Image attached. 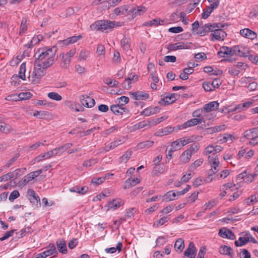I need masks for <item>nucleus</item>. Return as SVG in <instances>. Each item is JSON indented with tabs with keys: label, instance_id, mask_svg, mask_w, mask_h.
<instances>
[{
	"label": "nucleus",
	"instance_id": "62",
	"mask_svg": "<svg viewBox=\"0 0 258 258\" xmlns=\"http://www.w3.org/2000/svg\"><path fill=\"white\" fill-rule=\"evenodd\" d=\"M204 160L203 159H199L196 160L194 163L190 165L191 168L194 169H196L198 167L200 166L203 162Z\"/></svg>",
	"mask_w": 258,
	"mask_h": 258
},
{
	"label": "nucleus",
	"instance_id": "9",
	"mask_svg": "<svg viewBox=\"0 0 258 258\" xmlns=\"http://www.w3.org/2000/svg\"><path fill=\"white\" fill-rule=\"evenodd\" d=\"M220 4V1L219 0H217L215 1L213 3L210 5V6H208L206 7V9L203 10V13L202 14V18L204 19H206L208 18L212 12L213 11L214 9H216L218 8Z\"/></svg>",
	"mask_w": 258,
	"mask_h": 258
},
{
	"label": "nucleus",
	"instance_id": "6",
	"mask_svg": "<svg viewBox=\"0 0 258 258\" xmlns=\"http://www.w3.org/2000/svg\"><path fill=\"white\" fill-rule=\"evenodd\" d=\"M250 52L249 49L246 46L239 45L233 46V55L240 57H247Z\"/></svg>",
	"mask_w": 258,
	"mask_h": 258
},
{
	"label": "nucleus",
	"instance_id": "47",
	"mask_svg": "<svg viewBox=\"0 0 258 258\" xmlns=\"http://www.w3.org/2000/svg\"><path fill=\"white\" fill-rule=\"evenodd\" d=\"M175 127L171 126H168L163 128L161 132V136L167 135L172 133L174 131Z\"/></svg>",
	"mask_w": 258,
	"mask_h": 258
},
{
	"label": "nucleus",
	"instance_id": "57",
	"mask_svg": "<svg viewBox=\"0 0 258 258\" xmlns=\"http://www.w3.org/2000/svg\"><path fill=\"white\" fill-rule=\"evenodd\" d=\"M19 196H20V194H19V191L17 190H15L11 193V194L9 196V200L10 201L12 202L14 200H15L16 199L18 198Z\"/></svg>",
	"mask_w": 258,
	"mask_h": 258
},
{
	"label": "nucleus",
	"instance_id": "58",
	"mask_svg": "<svg viewBox=\"0 0 258 258\" xmlns=\"http://www.w3.org/2000/svg\"><path fill=\"white\" fill-rule=\"evenodd\" d=\"M228 73L231 75L237 76L240 73V70L237 69L234 65L229 69Z\"/></svg>",
	"mask_w": 258,
	"mask_h": 258
},
{
	"label": "nucleus",
	"instance_id": "28",
	"mask_svg": "<svg viewBox=\"0 0 258 258\" xmlns=\"http://www.w3.org/2000/svg\"><path fill=\"white\" fill-rule=\"evenodd\" d=\"M56 245L59 252L62 253H66L67 252V245L64 240H58L56 241Z\"/></svg>",
	"mask_w": 258,
	"mask_h": 258
},
{
	"label": "nucleus",
	"instance_id": "4",
	"mask_svg": "<svg viewBox=\"0 0 258 258\" xmlns=\"http://www.w3.org/2000/svg\"><path fill=\"white\" fill-rule=\"evenodd\" d=\"M208 161L211 165V169L208 171V176L207 178L211 181L213 180L212 176L219 170L220 162L218 156H209Z\"/></svg>",
	"mask_w": 258,
	"mask_h": 258
},
{
	"label": "nucleus",
	"instance_id": "32",
	"mask_svg": "<svg viewBox=\"0 0 258 258\" xmlns=\"http://www.w3.org/2000/svg\"><path fill=\"white\" fill-rule=\"evenodd\" d=\"M195 125H197L196 118H192L187 120L182 125H178L177 130H181L187 127L192 126Z\"/></svg>",
	"mask_w": 258,
	"mask_h": 258
},
{
	"label": "nucleus",
	"instance_id": "60",
	"mask_svg": "<svg viewBox=\"0 0 258 258\" xmlns=\"http://www.w3.org/2000/svg\"><path fill=\"white\" fill-rule=\"evenodd\" d=\"M225 127V124H221L220 125H217L215 126L214 127H211L210 130H211L212 132V133L214 132H218L220 131H221L222 130H224Z\"/></svg>",
	"mask_w": 258,
	"mask_h": 258
},
{
	"label": "nucleus",
	"instance_id": "56",
	"mask_svg": "<svg viewBox=\"0 0 258 258\" xmlns=\"http://www.w3.org/2000/svg\"><path fill=\"white\" fill-rule=\"evenodd\" d=\"M105 180V177L93 178L91 180V183L96 185H99L102 183Z\"/></svg>",
	"mask_w": 258,
	"mask_h": 258
},
{
	"label": "nucleus",
	"instance_id": "16",
	"mask_svg": "<svg viewBox=\"0 0 258 258\" xmlns=\"http://www.w3.org/2000/svg\"><path fill=\"white\" fill-rule=\"evenodd\" d=\"M111 111L115 115H122L129 112V110L124 107H121L118 104H113L110 106Z\"/></svg>",
	"mask_w": 258,
	"mask_h": 258
},
{
	"label": "nucleus",
	"instance_id": "29",
	"mask_svg": "<svg viewBox=\"0 0 258 258\" xmlns=\"http://www.w3.org/2000/svg\"><path fill=\"white\" fill-rule=\"evenodd\" d=\"M191 156V152L189 150H185L180 156V161L183 163L188 162Z\"/></svg>",
	"mask_w": 258,
	"mask_h": 258
},
{
	"label": "nucleus",
	"instance_id": "63",
	"mask_svg": "<svg viewBox=\"0 0 258 258\" xmlns=\"http://www.w3.org/2000/svg\"><path fill=\"white\" fill-rule=\"evenodd\" d=\"M221 81L219 79H214L211 83V85L212 86L213 90L216 88H219L220 86L221 85Z\"/></svg>",
	"mask_w": 258,
	"mask_h": 258
},
{
	"label": "nucleus",
	"instance_id": "50",
	"mask_svg": "<svg viewBox=\"0 0 258 258\" xmlns=\"http://www.w3.org/2000/svg\"><path fill=\"white\" fill-rule=\"evenodd\" d=\"M48 97L54 100L60 101L62 99V97L56 92H50L48 94Z\"/></svg>",
	"mask_w": 258,
	"mask_h": 258
},
{
	"label": "nucleus",
	"instance_id": "27",
	"mask_svg": "<svg viewBox=\"0 0 258 258\" xmlns=\"http://www.w3.org/2000/svg\"><path fill=\"white\" fill-rule=\"evenodd\" d=\"M130 7V6L128 5H123L115 8L114 10V12L117 15H125L126 14L128 15Z\"/></svg>",
	"mask_w": 258,
	"mask_h": 258
},
{
	"label": "nucleus",
	"instance_id": "11",
	"mask_svg": "<svg viewBox=\"0 0 258 258\" xmlns=\"http://www.w3.org/2000/svg\"><path fill=\"white\" fill-rule=\"evenodd\" d=\"M147 11V8L143 6L133 8L128 10V15H131V18L134 19L138 16H140Z\"/></svg>",
	"mask_w": 258,
	"mask_h": 258
},
{
	"label": "nucleus",
	"instance_id": "25",
	"mask_svg": "<svg viewBox=\"0 0 258 258\" xmlns=\"http://www.w3.org/2000/svg\"><path fill=\"white\" fill-rule=\"evenodd\" d=\"M138 79V76L137 75H134L132 77H128L125 79L122 84V87L125 89L128 90L131 88L132 81H137Z\"/></svg>",
	"mask_w": 258,
	"mask_h": 258
},
{
	"label": "nucleus",
	"instance_id": "31",
	"mask_svg": "<svg viewBox=\"0 0 258 258\" xmlns=\"http://www.w3.org/2000/svg\"><path fill=\"white\" fill-rule=\"evenodd\" d=\"M207 25L208 26V29H209V32H215V30L218 29V28H224L225 26H228L227 24H222V23H207Z\"/></svg>",
	"mask_w": 258,
	"mask_h": 258
},
{
	"label": "nucleus",
	"instance_id": "26",
	"mask_svg": "<svg viewBox=\"0 0 258 258\" xmlns=\"http://www.w3.org/2000/svg\"><path fill=\"white\" fill-rule=\"evenodd\" d=\"M47 248V250L43 252V254H45L46 257H47L52 254H54L53 257H55L57 255V252L56 251L55 246L54 244H49Z\"/></svg>",
	"mask_w": 258,
	"mask_h": 258
},
{
	"label": "nucleus",
	"instance_id": "30",
	"mask_svg": "<svg viewBox=\"0 0 258 258\" xmlns=\"http://www.w3.org/2000/svg\"><path fill=\"white\" fill-rule=\"evenodd\" d=\"M59 57H61L62 58L61 67L64 69L68 68L70 66L71 59L70 57H67L66 55L62 53L59 54Z\"/></svg>",
	"mask_w": 258,
	"mask_h": 258
},
{
	"label": "nucleus",
	"instance_id": "12",
	"mask_svg": "<svg viewBox=\"0 0 258 258\" xmlns=\"http://www.w3.org/2000/svg\"><path fill=\"white\" fill-rule=\"evenodd\" d=\"M80 99L81 104L88 108L93 107L95 104L94 99L87 95H81L80 97Z\"/></svg>",
	"mask_w": 258,
	"mask_h": 258
},
{
	"label": "nucleus",
	"instance_id": "41",
	"mask_svg": "<svg viewBox=\"0 0 258 258\" xmlns=\"http://www.w3.org/2000/svg\"><path fill=\"white\" fill-rule=\"evenodd\" d=\"M132 151L131 150H127L122 156L119 159L120 163L124 162L126 163L127 161L131 157L132 155Z\"/></svg>",
	"mask_w": 258,
	"mask_h": 258
},
{
	"label": "nucleus",
	"instance_id": "3",
	"mask_svg": "<svg viewBox=\"0 0 258 258\" xmlns=\"http://www.w3.org/2000/svg\"><path fill=\"white\" fill-rule=\"evenodd\" d=\"M47 68H44V66L38 67L35 66L34 71L31 75L28 77L29 80L31 83L34 84L39 82L41 78L46 74V70Z\"/></svg>",
	"mask_w": 258,
	"mask_h": 258
},
{
	"label": "nucleus",
	"instance_id": "42",
	"mask_svg": "<svg viewBox=\"0 0 258 258\" xmlns=\"http://www.w3.org/2000/svg\"><path fill=\"white\" fill-rule=\"evenodd\" d=\"M170 219L169 216H164L163 217L157 220L154 223V226L159 227L162 225H163L164 223L167 222Z\"/></svg>",
	"mask_w": 258,
	"mask_h": 258
},
{
	"label": "nucleus",
	"instance_id": "54",
	"mask_svg": "<svg viewBox=\"0 0 258 258\" xmlns=\"http://www.w3.org/2000/svg\"><path fill=\"white\" fill-rule=\"evenodd\" d=\"M19 156V153H17L16 154H15V156L13 158L8 161L7 163L5 165V167L7 168L10 167L17 160Z\"/></svg>",
	"mask_w": 258,
	"mask_h": 258
},
{
	"label": "nucleus",
	"instance_id": "53",
	"mask_svg": "<svg viewBox=\"0 0 258 258\" xmlns=\"http://www.w3.org/2000/svg\"><path fill=\"white\" fill-rule=\"evenodd\" d=\"M179 49H188L190 48V46L192 44L191 42H177Z\"/></svg>",
	"mask_w": 258,
	"mask_h": 258
},
{
	"label": "nucleus",
	"instance_id": "44",
	"mask_svg": "<svg viewBox=\"0 0 258 258\" xmlns=\"http://www.w3.org/2000/svg\"><path fill=\"white\" fill-rule=\"evenodd\" d=\"M42 172V169H39L35 171H33L26 175V177L28 178V180H30V181L35 178L38 177Z\"/></svg>",
	"mask_w": 258,
	"mask_h": 258
},
{
	"label": "nucleus",
	"instance_id": "49",
	"mask_svg": "<svg viewBox=\"0 0 258 258\" xmlns=\"http://www.w3.org/2000/svg\"><path fill=\"white\" fill-rule=\"evenodd\" d=\"M104 82L111 87H116L119 84V82L115 80H112L109 78L106 79Z\"/></svg>",
	"mask_w": 258,
	"mask_h": 258
},
{
	"label": "nucleus",
	"instance_id": "18",
	"mask_svg": "<svg viewBox=\"0 0 258 258\" xmlns=\"http://www.w3.org/2000/svg\"><path fill=\"white\" fill-rule=\"evenodd\" d=\"M129 93L132 98L136 100H146L150 97L149 94L142 91L130 92Z\"/></svg>",
	"mask_w": 258,
	"mask_h": 258
},
{
	"label": "nucleus",
	"instance_id": "61",
	"mask_svg": "<svg viewBox=\"0 0 258 258\" xmlns=\"http://www.w3.org/2000/svg\"><path fill=\"white\" fill-rule=\"evenodd\" d=\"M31 227L28 226L25 228L22 229L20 232L17 233V234L19 237H23L25 233H29L30 232Z\"/></svg>",
	"mask_w": 258,
	"mask_h": 258
},
{
	"label": "nucleus",
	"instance_id": "19",
	"mask_svg": "<svg viewBox=\"0 0 258 258\" xmlns=\"http://www.w3.org/2000/svg\"><path fill=\"white\" fill-rule=\"evenodd\" d=\"M218 234L223 238H226L229 239L233 240L235 238V235L230 229L225 228H222L220 229Z\"/></svg>",
	"mask_w": 258,
	"mask_h": 258
},
{
	"label": "nucleus",
	"instance_id": "1",
	"mask_svg": "<svg viewBox=\"0 0 258 258\" xmlns=\"http://www.w3.org/2000/svg\"><path fill=\"white\" fill-rule=\"evenodd\" d=\"M115 26L114 21L107 20H101L95 21L90 26L91 30L104 31L114 28Z\"/></svg>",
	"mask_w": 258,
	"mask_h": 258
},
{
	"label": "nucleus",
	"instance_id": "37",
	"mask_svg": "<svg viewBox=\"0 0 258 258\" xmlns=\"http://www.w3.org/2000/svg\"><path fill=\"white\" fill-rule=\"evenodd\" d=\"M163 20H161L159 19H154L150 21L144 23L143 25L145 26H152L153 25L158 26L159 25H163Z\"/></svg>",
	"mask_w": 258,
	"mask_h": 258
},
{
	"label": "nucleus",
	"instance_id": "51",
	"mask_svg": "<svg viewBox=\"0 0 258 258\" xmlns=\"http://www.w3.org/2000/svg\"><path fill=\"white\" fill-rule=\"evenodd\" d=\"M26 19L23 18L21 21L20 29L19 31V35H22L25 31L27 29V25L26 24Z\"/></svg>",
	"mask_w": 258,
	"mask_h": 258
},
{
	"label": "nucleus",
	"instance_id": "43",
	"mask_svg": "<svg viewBox=\"0 0 258 258\" xmlns=\"http://www.w3.org/2000/svg\"><path fill=\"white\" fill-rule=\"evenodd\" d=\"M121 47L125 50H128L130 48V39L124 37L120 42Z\"/></svg>",
	"mask_w": 258,
	"mask_h": 258
},
{
	"label": "nucleus",
	"instance_id": "8",
	"mask_svg": "<svg viewBox=\"0 0 258 258\" xmlns=\"http://www.w3.org/2000/svg\"><path fill=\"white\" fill-rule=\"evenodd\" d=\"M27 196L30 202L34 205H35L36 207L40 206V198L33 189L31 188L28 189L27 192Z\"/></svg>",
	"mask_w": 258,
	"mask_h": 258
},
{
	"label": "nucleus",
	"instance_id": "24",
	"mask_svg": "<svg viewBox=\"0 0 258 258\" xmlns=\"http://www.w3.org/2000/svg\"><path fill=\"white\" fill-rule=\"evenodd\" d=\"M219 251L221 254L228 255L231 258L233 257V249L230 246L221 245L219 249Z\"/></svg>",
	"mask_w": 258,
	"mask_h": 258
},
{
	"label": "nucleus",
	"instance_id": "59",
	"mask_svg": "<svg viewBox=\"0 0 258 258\" xmlns=\"http://www.w3.org/2000/svg\"><path fill=\"white\" fill-rule=\"evenodd\" d=\"M32 96V94L29 92L21 93L19 94V97L21 99H29Z\"/></svg>",
	"mask_w": 258,
	"mask_h": 258
},
{
	"label": "nucleus",
	"instance_id": "48",
	"mask_svg": "<svg viewBox=\"0 0 258 258\" xmlns=\"http://www.w3.org/2000/svg\"><path fill=\"white\" fill-rule=\"evenodd\" d=\"M179 139H177L172 143L171 146L172 148V150L177 151L181 149V148L183 147V145H181V142H179Z\"/></svg>",
	"mask_w": 258,
	"mask_h": 258
},
{
	"label": "nucleus",
	"instance_id": "39",
	"mask_svg": "<svg viewBox=\"0 0 258 258\" xmlns=\"http://www.w3.org/2000/svg\"><path fill=\"white\" fill-rule=\"evenodd\" d=\"M248 242V237H240L238 240L235 241L234 244L236 246L238 247L244 245Z\"/></svg>",
	"mask_w": 258,
	"mask_h": 258
},
{
	"label": "nucleus",
	"instance_id": "52",
	"mask_svg": "<svg viewBox=\"0 0 258 258\" xmlns=\"http://www.w3.org/2000/svg\"><path fill=\"white\" fill-rule=\"evenodd\" d=\"M125 141V139L124 137H122L121 139L114 141L111 142L110 144L111 146L112 147V149H113L114 148L117 147L118 146L123 144Z\"/></svg>",
	"mask_w": 258,
	"mask_h": 258
},
{
	"label": "nucleus",
	"instance_id": "15",
	"mask_svg": "<svg viewBox=\"0 0 258 258\" xmlns=\"http://www.w3.org/2000/svg\"><path fill=\"white\" fill-rule=\"evenodd\" d=\"M26 171V168L17 169L13 172H9L5 174V177H6L5 179H6L7 180H8L13 178H17L20 176L22 174H24Z\"/></svg>",
	"mask_w": 258,
	"mask_h": 258
},
{
	"label": "nucleus",
	"instance_id": "38",
	"mask_svg": "<svg viewBox=\"0 0 258 258\" xmlns=\"http://www.w3.org/2000/svg\"><path fill=\"white\" fill-rule=\"evenodd\" d=\"M176 194L173 191L167 192L163 196V200L166 201H170L175 199Z\"/></svg>",
	"mask_w": 258,
	"mask_h": 258
},
{
	"label": "nucleus",
	"instance_id": "5",
	"mask_svg": "<svg viewBox=\"0 0 258 258\" xmlns=\"http://www.w3.org/2000/svg\"><path fill=\"white\" fill-rule=\"evenodd\" d=\"M176 96L178 97L179 95L175 93H165L161 95V99L158 102V103L162 105L172 104L177 100L178 98Z\"/></svg>",
	"mask_w": 258,
	"mask_h": 258
},
{
	"label": "nucleus",
	"instance_id": "22",
	"mask_svg": "<svg viewBox=\"0 0 258 258\" xmlns=\"http://www.w3.org/2000/svg\"><path fill=\"white\" fill-rule=\"evenodd\" d=\"M219 103L217 101H212L206 104L202 110H204L206 112L216 110L219 107Z\"/></svg>",
	"mask_w": 258,
	"mask_h": 258
},
{
	"label": "nucleus",
	"instance_id": "14",
	"mask_svg": "<svg viewBox=\"0 0 258 258\" xmlns=\"http://www.w3.org/2000/svg\"><path fill=\"white\" fill-rule=\"evenodd\" d=\"M197 248L193 242H190L188 247L184 252V256L188 258H195Z\"/></svg>",
	"mask_w": 258,
	"mask_h": 258
},
{
	"label": "nucleus",
	"instance_id": "17",
	"mask_svg": "<svg viewBox=\"0 0 258 258\" xmlns=\"http://www.w3.org/2000/svg\"><path fill=\"white\" fill-rule=\"evenodd\" d=\"M218 55L221 57L233 56V47L222 46L218 52Z\"/></svg>",
	"mask_w": 258,
	"mask_h": 258
},
{
	"label": "nucleus",
	"instance_id": "2",
	"mask_svg": "<svg viewBox=\"0 0 258 258\" xmlns=\"http://www.w3.org/2000/svg\"><path fill=\"white\" fill-rule=\"evenodd\" d=\"M57 47L55 46H53L51 48L42 47L38 49L34 55V57H36L37 54L38 53L37 56L41 57V59L44 58L47 59H54Z\"/></svg>",
	"mask_w": 258,
	"mask_h": 258
},
{
	"label": "nucleus",
	"instance_id": "33",
	"mask_svg": "<svg viewBox=\"0 0 258 258\" xmlns=\"http://www.w3.org/2000/svg\"><path fill=\"white\" fill-rule=\"evenodd\" d=\"M154 142L150 140H148L139 143L137 146V149L138 150L148 149L149 147L153 146Z\"/></svg>",
	"mask_w": 258,
	"mask_h": 258
},
{
	"label": "nucleus",
	"instance_id": "45",
	"mask_svg": "<svg viewBox=\"0 0 258 258\" xmlns=\"http://www.w3.org/2000/svg\"><path fill=\"white\" fill-rule=\"evenodd\" d=\"M129 100L130 99L128 97L122 96L117 99L116 102L121 107H123L125 104H127L129 102Z\"/></svg>",
	"mask_w": 258,
	"mask_h": 258
},
{
	"label": "nucleus",
	"instance_id": "21",
	"mask_svg": "<svg viewBox=\"0 0 258 258\" xmlns=\"http://www.w3.org/2000/svg\"><path fill=\"white\" fill-rule=\"evenodd\" d=\"M244 137L248 140L253 139L258 137V127L246 130L244 133Z\"/></svg>",
	"mask_w": 258,
	"mask_h": 258
},
{
	"label": "nucleus",
	"instance_id": "10",
	"mask_svg": "<svg viewBox=\"0 0 258 258\" xmlns=\"http://www.w3.org/2000/svg\"><path fill=\"white\" fill-rule=\"evenodd\" d=\"M222 28H218L215 30V32L211 34V40L214 41L215 40L222 41L224 40L227 36L226 33L222 29Z\"/></svg>",
	"mask_w": 258,
	"mask_h": 258
},
{
	"label": "nucleus",
	"instance_id": "35",
	"mask_svg": "<svg viewBox=\"0 0 258 258\" xmlns=\"http://www.w3.org/2000/svg\"><path fill=\"white\" fill-rule=\"evenodd\" d=\"M184 247V240L182 238L177 239L174 244V248L177 252H180Z\"/></svg>",
	"mask_w": 258,
	"mask_h": 258
},
{
	"label": "nucleus",
	"instance_id": "20",
	"mask_svg": "<svg viewBox=\"0 0 258 258\" xmlns=\"http://www.w3.org/2000/svg\"><path fill=\"white\" fill-rule=\"evenodd\" d=\"M240 34L245 38L253 40L256 38L257 34L248 28H245L240 31Z\"/></svg>",
	"mask_w": 258,
	"mask_h": 258
},
{
	"label": "nucleus",
	"instance_id": "64",
	"mask_svg": "<svg viewBox=\"0 0 258 258\" xmlns=\"http://www.w3.org/2000/svg\"><path fill=\"white\" fill-rule=\"evenodd\" d=\"M206 248L205 246L201 247L197 258H204Z\"/></svg>",
	"mask_w": 258,
	"mask_h": 258
},
{
	"label": "nucleus",
	"instance_id": "55",
	"mask_svg": "<svg viewBox=\"0 0 258 258\" xmlns=\"http://www.w3.org/2000/svg\"><path fill=\"white\" fill-rule=\"evenodd\" d=\"M97 162L96 159H91L85 161L83 163V166L86 167H88L95 165Z\"/></svg>",
	"mask_w": 258,
	"mask_h": 258
},
{
	"label": "nucleus",
	"instance_id": "36",
	"mask_svg": "<svg viewBox=\"0 0 258 258\" xmlns=\"http://www.w3.org/2000/svg\"><path fill=\"white\" fill-rule=\"evenodd\" d=\"M164 172V168L163 165L161 164H155L154 169L152 171V174L153 176H157L159 174L163 173Z\"/></svg>",
	"mask_w": 258,
	"mask_h": 258
},
{
	"label": "nucleus",
	"instance_id": "7",
	"mask_svg": "<svg viewBox=\"0 0 258 258\" xmlns=\"http://www.w3.org/2000/svg\"><path fill=\"white\" fill-rule=\"evenodd\" d=\"M34 61V66L38 67L44 66V68H48L54 64V59H47V58H41L38 56H36Z\"/></svg>",
	"mask_w": 258,
	"mask_h": 258
},
{
	"label": "nucleus",
	"instance_id": "13",
	"mask_svg": "<svg viewBox=\"0 0 258 258\" xmlns=\"http://www.w3.org/2000/svg\"><path fill=\"white\" fill-rule=\"evenodd\" d=\"M123 204V200L120 199H115L109 202L105 206V207H107V211L109 210H115Z\"/></svg>",
	"mask_w": 258,
	"mask_h": 258
},
{
	"label": "nucleus",
	"instance_id": "34",
	"mask_svg": "<svg viewBox=\"0 0 258 258\" xmlns=\"http://www.w3.org/2000/svg\"><path fill=\"white\" fill-rule=\"evenodd\" d=\"M82 37L81 35L78 36H73L67 38L66 39L63 40V44L66 45H68L71 44H73L74 43L78 41Z\"/></svg>",
	"mask_w": 258,
	"mask_h": 258
},
{
	"label": "nucleus",
	"instance_id": "40",
	"mask_svg": "<svg viewBox=\"0 0 258 258\" xmlns=\"http://www.w3.org/2000/svg\"><path fill=\"white\" fill-rule=\"evenodd\" d=\"M26 62H23L19 68V77L23 80L26 79L25 72H26Z\"/></svg>",
	"mask_w": 258,
	"mask_h": 258
},
{
	"label": "nucleus",
	"instance_id": "46",
	"mask_svg": "<svg viewBox=\"0 0 258 258\" xmlns=\"http://www.w3.org/2000/svg\"><path fill=\"white\" fill-rule=\"evenodd\" d=\"M208 26L207 24H205L203 26L200 27L199 30L197 31V33L199 34L201 36H204L206 35L209 32V30L208 29Z\"/></svg>",
	"mask_w": 258,
	"mask_h": 258
},
{
	"label": "nucleus",
	"instance_id": "23",
	"mask_svg": "<svg viewBox=\"0 0 258 258\" xmlns=\"http://www.w3.org/2000/svg\"><path fill=\"white\" fill-rule=\"evenodd\" d=\"M160 110V108L158 106H156L155 107H147L141 112V114L146 116H149L151 115L159 112Z\"/></svg>",
	"mask_w": 258,
	"mask_h": 258
}]
</instances>
